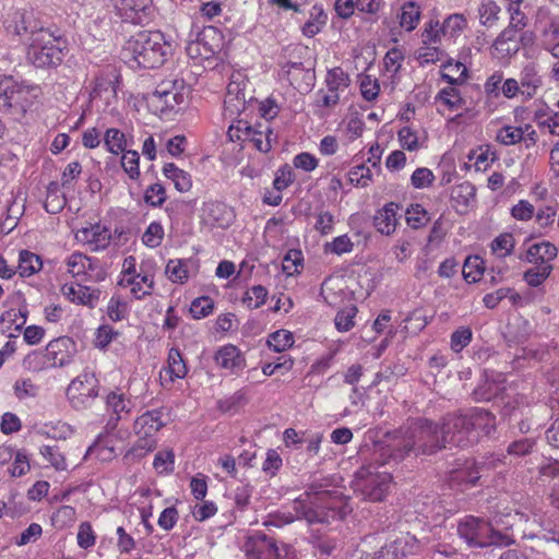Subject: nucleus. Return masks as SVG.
Returning a JSON list of instances; mask_svg holds the SVG:
<instances>
[{
  "label": "nucleus",
  "instance_id": "f257e3e1",
  "mask_svg": "<svg viewBox=\"0 0 559 559\" xmlns=\"http://www.w3.org/2000/svg\"><path fill=\"white\" fill-rule=\"evenodd\" d=\"M445 445L441 426L426 418H417L399 430L385 433L382 440L374 442L373 455L382 463H397L413 449L423 454H432Z\"/></svg>",
  "mask_w": 559,
  "mask_h": 559
},
{
  "label": "nucleus",
  "instance_id": "f03ea898",
  "mask_svg": "<svg viewBox=\"0 0 559 559\" xmlns=\"http://www.w3.org/2000/svg\"><path fill=\"white\" fill-rule=\"evenodd\" d=\"M293 509L298 519L309 523L330 524L347 514V502L334 490H322L321 486L311 485L307 491L294 500Z\"/></svg>",
  "mask_w": 559,
  "mask_h": 559
},
{
  "label": "nucleus",
  "instance_id": "7ed1b4c3",
  "mask_svg": "<svg viewBox=\"0 0 559 559\" xmlns=\"http://www.w3.org/2000/svg\"><path fill=\"white\" fill-rule=\"evenodd\" d=\"M67 53L68 40L58 29L40 27L27 38L26 59L35 68H58Z\"/></svg>",
  "mask_w": 559,
  "mask_h": 559
},
{
  "label": "nucleus",
  "instance_id": "20e7f679",
  "mask_svg": "<svg viewBox=\"0 0 559 559\" xmlns=\"http://www.w3.org/2000/svg\"><path fill=\"white\" fill-rule=\"evenodd\" d=\"M43 95L38 84L16 80L13 75L0 74V114L21 121L32 111Z\"/></svg>",
  "mask_w": 559,
  "mask_h": 559
},
{
  "label": "nucleus",
  "instance_id": "39448f33",
  "mask_svg": "<svg viewBox=\"0 0 559 559\" xmlns=\"http://www.w3.org/2000/svg\"><path fill=\"white\" fill-rule=\"evenodd\" d=\"M170 50L160 31H140L126 41L122 53L141 68L155 69L165 63Z\"/></svg>",
  "mask_w": 559,
  "mask_h": 559
},
{
  "label": "nucleus",
  "instance_id": "423d86ee",
  "mask_svg": "<svg viewBox=\"0 0 559 559\" xmlns=\"http://www.w3.org/2000/svg\"><path fill=\"white\" fill-rule=\"evenodd\" d=\"M386 463L379 462L370 451V463L362 465L356 473L353 487L365 500L380 502L388 496L393 477L389 472L379 471Z\"/></svg>",
  "mask_w": 559,
  "mask_h": 559
},
{
  "label": "nucleus",
  "instance_id": "0eeeda50",
  "mask_svg": "<svg viewBox=\"0 0 559 559\" xmlns=\"http://www.w3.org/2000/svg\"><path fill=\"white\" fill-rule=\"evenodd\" d=\"M445 70H456L457 76L441 72V80L449 84L442 87L435 96V104L438 112H455L467 108L466 99L463 96L460 85H463L467 79V68L460 61H449Z\"/></svg>",
  "mask_w": 559,
  "mask_h": 559
},
{
  "label": "nucleus",
  "instance_id": "6e6552de",
  "mask_svg": "<svg viewBox=\"0 0 559 559\" xmlns=\"http://www.w3.org/2000/svg\"><path fill=\"white\" fill-rule=\"evenodd\" d=\"M188 92L183 80H164L146 95L147 108L155 116H167L185 104Z\"/></svg>",
  "mask_w": 559,
  "mask_h": 559
},
{
  "label": "nucleus",
  "instance_id": "1a4fd4ad",
  "mask_svg": "<svg viewBox=\"0 0 559 559\" xmlns=\"http://www.w3.org/2000/svg\"><path fill=\"white\" fill-rule=\"evenodd\" d=\"M74 354L75 342L69 336H61L50 341L45 352L28 355L25 361L33 370L63 367L72 361Z\"/></svg>",
  "mask_w": 559,
  "mask_h": 559
},
{
  "label": "nucleus",
  "instance_id": "9d476101",
  "mask_svg": "<svg viewBox=\"0 0 559 559\" xmlns=\"http://www.w3.org/2000/svg\"><path fill=\"white\" fill-rule=\"evenodd\" d=\"M118 284L129 287L134 299L141 300L150 296L154 289V274L143 264L136 265L133 255L124 258Z\"/></svg>",
  "mask_w": 559,
  "mask_h": 559
},
{
  "label": "nucleus",
  "instance_id": "9b49d317",
  "mask_svg": "<svg viewBox=\"0 0 559 559\" xmlns=\"http://www.w3.org/2000/svg\"><path fill=\"white\" fill-rule=\"evenodd\" d=\"M99 395V381L94 372L83 371L67 388V397L75 409H86Z\"/></svg>",
  "mask_w": 559,
  "mask_h": 559
},
{
  "label": "nucleus",
  "instance_id": "f8f14e48",
  "mask_svg": "<svg viewBox=\"0 0 559 559\" xmlns=\"http://www.w3.org/2000/svg\"><path fill=\"white\" fill-rule=\"evenodd\" d=\"M166 425L163 408L146 411L133 424V431L138 437L136 448L153 451L157 441L155 436Z\"/></svg>",
  "mask_w": 559,
  "mask_h": 559
},
{
  "label": "nucleus",
  "instance_id": "ddd939ff",
  "mask_svg": "<svg viewBox=\"0 0 559 559\" xmlns=\"http://www.w3.org/2000/svg\"><path fill=\"white\" fill-rule=\"evenodd\" d=\"M496 467L495 461L478 463L475 460H466L463 464L449 472L448 486L455 491L465 492L479 485V480L486 468Z\"/></svg>",
  "mask_w": 559,
  "mask_h": 559
},
{
  "label": "nucleus",
  "instance_id": "4468645a",
  "mask_svg": "<svg viewBox=\"0 0 559 559\" xmlns=\"http://www.w3.org/2000/svg\"><path fill=\"white\" fill-rule=\"evenodd\" d=\"M114 13L122 23L147 25L154 19L153 0H108Z\"/></svg>",
  "mask_w": 559,
  "mask_h": 559
},
{
  "label": "nucleus",
  "instance_id": "2eb2a0df",
  "mask_svg": "<svg viewBox=\"0 0 559 559\" xmlns=\"http://www.w3.org/2000/svg\"><path fill=\"white\" fill-rule=\"evenodd\" d=\"M225 44L224 34L216 26H204L194 40L188 43L186 50L191 59L209 60L221 52Z\"/></svg>",
  "mask_w": 559,
  "mask_h": 559
},
{
  "label": "nucleus",
  "instance_id": "dca6fc26",
  "mask_svg": "<svg viewBox=\"0 0 559 559\" xmlns=\"http://www.w3.org/2000/svg\"><path fill=\"white\" fill-rule=\"evenodd\" d=\"M103 400L109 415L106 427L115 429L120 420L131 414L133 407L131 397L121 388H114L104 391Z\"/></svg>",
  "mask_w": 559,
  "mask_h": 559
},
{
  "label": "nucleus",
  "instance_id": "f3484780",
  "mask_svg": "<svg viewBox=\"0 0 559 559\" xmlns=\"http://www.w3.org/2000/svg\"><path fill=\"white\" fill-rule=\"evenodd\" d=\"M441 432L447 444L467 447L472 442L467 413L448 414L442 419Z\"/></svg>",
  "mask_w": 559,
  "mask_h": 559
},
{
  "label": "nucleus",
  "instance_id": "a211bd4d",
  "mask_svg": "<svg viewBox=\"0 0 559 559\" xmlns=\"http://www.w3.org/2000/svg\"><path fill=\"white\" fill-rule=\"evenodd\" d=\"M67 272L80 281H100L104 276L98 271V260L82 252H73L64 260Z\"/></svg>",
  "mask_w": 559,
  "mask_h": 559
},
{
  "label": "nucleus",
  "instance_id": "6ab92c4d",
  "mask_svg": "<svg viewBox=\"0 0 559 559\" xmlns=\"http://www.w3.org/2000/svg\"><path fill=\"white\" fill-rule=\"evenodd\" d=\"M420 542L411 534H404L385 544L378 552L377 559H409L420 552Z\"/></svg>",
  "mask_w": 559,
  "mask_h": 559
},
{
  "label": "nucleus",
  "instance_id": "aec40b11",
  "mask_svg": "<svg viewBox=\"0 0 559 559\" xmlns=\"http://www.w3.org/2000/svg\"><path fill=\"white\" fill-rule=\"evenodd\" d=\"M213 359L219 369L230 376H238L247 366L242 350L230 343L219 346L215 350Z\"/></svg>",
  "mask_w": 559,
  "mask_h": 559
},
{
  "label": "nucleus",
  "instance_id": "412c9836",
  "mask_svg": "<svg viewBox=\"0 0 559 559\" xmlns=\"http://www.w3.org/2000/svg\"><path fill=\"white\" fill-rule=\"evenodd\" d=\"M247 559H280L276 540L262 532H255L245 543Z\"/></svg>",
  "mask_w": 559,
  "mask_h": 559
},
{
  "label": "nucleus",
  "instance_id": "4be33fe9",
  "mask_svg": "<svg viewBox=\"0 0 559 559\" xmlns=\"http://www.w3.org/2000/svg\"><path fill=\"white\" fill-rule=\"evenodd\" d=\"M61 295L71 304L94 309L100 299L102 292L98 288L82 285L80 283H64L60 288Z\"/></svg>",
  "mask_w": 559,
  "mask_h": 559
},
{
  "label": "nucleus",
  "instance_id": "5701e85b",
  "mask_svg": "<svg viewBox=\"0 0 559 559\" xmlns=\"http://www.w3.org/2000/svg\"><path fill=\"white\" fill-rule=\"evenodd\" d=\"M121 84V75L115 68L102 70L94 80V86L91 92L92 98H105L109 102L118 97V91Z\"/></svg>",
  "mask_w": 559,
  "mask_h": 559
},
{
  "label": "nucleus",
  "instance_id": "b1692460",
  "mask_svg": "<svg viewBox=\"0 0 559 559\" xmlns=\"http://www.w3.org/2000/svg\"><path fill=\"white\" fill-rule=\"evenodd\" d=\"M489 532L490 523L473 515L465 516L457 525L459 535L471 546L484 547L486 534Z\"/></svg>",
  "mask_w": 559,
  "mask_h": 559
},
{
  "label": "nucleus",
  "instance_id": "393cba45",
  "mask_svg": "<svg viewBox=\"0 0 559 559\" xmlns=\"http://www.w3.org/2000/svg\"><path fill=\"white\" fill-rule=\"evenodd\" d=\"M188 367L181 352L178 348H170L167 356V365L159 372V380L163 388L169 389L176 380L186 378Z\"/></svg>",
  "mask_w": 559,
  "mask_h": 559
},
{
  "label": "nucleus",
  "instance_id": "a878e982",
  "mask_svg": "<svg viewBox=\"0 0 559 559\" xmlns=\"http://www.w3.org/2000/svg\"><path fill=\"white\" fill-rule=\"evenodd\" d=\"M75 239L92 251H100L109 246L111 234L107 227L97 223L79 229Z\"/></svg>",
  "mask_w": 559,
  "mask_h": 559
},
{
  "label": "nucleus",
  "instance_id": "bb28decb",
  "mask_svg": "<svg viewBox=\"0 0 559 559\" xmlns=\"http://www.w3.org/2000/svg\"><path fill=\"white\" fill-rule=\"evenodd\" d=\"M282 70L290 85L300 93H307L312 88L316 80L314 73L305 68L302 62L288 61L283 64Z\"/></svg>",
  "mask_w": 559,
  "mask_h": 559
},
{
  "label": "nucleus",
  "instance_id": "cd10ccee",
  "mask_svg": "<svg viewBox=\"0 0 559 559\" xmlns=\"http://www.w3.org/2000/svg\"><path fill=\"white\" fill-rule=\"evenodd\" d=\"M521 47V36L511 28H503L491 45V55L498 59L510 58Z\"/></svg>",
  "mask_w": 559,
  "mask_h": 559
},
{
  "label": "nucleus",
  "instance_id": "c85d7f7f",
  "mask_svg": "<svg viewBox=\"0 0 559 559\" xmlns=\"http://www.w3.org/2000/svg\"><path fill=\"white\" fill-rule=\"evenodd\" d=\"M243 81H237L234 76L227 85V93L224 99V115L234 117L239 115L246 106V92L242 87Z\"/></svg>",
  "mask_w": 559,
  "mask_h": 559
},
{
  "label": "nucleus",
  "instance_id": "c756f323",
  "mask_svg": "<svg viewBox=\"0 0 559 559\" xmlns=\"http://www.w3.org/2000/svg\"><path fill=\"white\" fill-rule=\"evenodd\" d=\"M472 442L478 438L479 432L489 435L496 427V417L484 408H473L467 412Z\"/></svg>",
  "mask_w": 559,
  "mask_h": 559
},
{
  "label": "nucleus",
  "instance_id": "7c9ffc66",
  "mask_svg": "<svg viewBox=\"0 0 559 559\" xmlns=\"http://www.w3.org/2000/svg\"><path fill=\"white\" fill-rule=\"evenodd\" d=\"M558 255V249L549 241L533 243L526 251V261L533 266L546 267L552 266V261Z\"/></svg>",
  "mask_w": 559,
  "mask_h": 559
},
{
  "label": "nucleus",
  "instance_id": "2f4dec72",
  "mask_svg": "<svg viewBox=\"0 0 559 559\" xmlns=\"http://www.w3.org/2000/svg\"><path fill=\"white\" fill-rule=\"evenodd\" d=\"M204 219L212 226L226 228L234 218L233 211L223 202L210 201L202 207Z\"/></svg>",
  "mask_w": 559,
  "mask_h": 559
},
{
  "label": "nucleus",
  "instance_id": "473e14b6",
  "mask_svg": "<svg viewBox=\"0 0 559 559\" xmlns=\"http://www.w3.org/2000/svg\"><path fill=\"white\" fill-rule=\"evenodd\" d=\"M400 210L397 203L389 202L376 213L373 224L380 234L390 236L396 230Z\"/></svg>",
  "mask_w": 559,
  "mask_h": 559
},
{
  "label": "nucleus",
  "instance_id": "72a5a7b5",
  "mask_svg": "<svg viewBox=\"0 0 559 559\" xmlns=\"http://www.w3.org/2000/svg\"><path fill=\"white\" fill-rule=\"evenodd\" d=\"M521 94L530 99L533 98L543 85V78L535 64L525 66L520 73Z\"/></svg>",
  "mask_w": 559,
  "mask_h": 559
},
{
  "label": "nucleus",
  "instance_id": "f704fd0d",
  "mask_svg": "<svg viewBox=\"0 0 559 559\" xmlns=\"http://www.w3.org/2000/svg\"><path fill=\"white\" fill-rule=\"evenodd\" d=\"M272 135L273 131L269 122H258L252 128L247 145H251L261 153H267L272 148V143L274 141Z\"/></svg>",
  "mask_w": 559,
  "mask_h": 559
},
{
  "label": "nucleus",
  "instance_id": "c9c22d12",
  "mask_svg": "<svg viewBox=\"0 0 559 559\" xmlns=\"http://www.w3.org/2000/svg\"><path fill=\"white\" fill-rule=\"evenodd\" d=\"M163 175L174 183L175 189L186 193L192 188V176L187 170L179 168L175 163H166L162 168Z\"/></svg>",
  "mask_w": 559,
  "mask_h": 559
},
{
  "label": "nucleus",
  "instance_id": "e433bc0d",
  "mask_svg": "<svg viewBox=\"0 0 559 559\" xmlns=\"http://www.w3.org/2000/svg\"><path fill=\"white\" fill-rule=\"evenodd\" d=\"M421 17V7L415 1H406L400 8L397 15L401 28L406 32L414 31Z\"/></svg>",
  "mask_w": 559,
  "mask_h": 559
},
{
  "label": "nucleus",
  "instance_id": "4c0bfd02",
  "mask_svg": "<svg viewBox=\"0 0 559 559\" xmlns=\"http://www.w3.org/2000/svg\"><path fill=\"white\" fill-rule=\"evenodd\" d=\"M326 22L328 14L322 5L314 4L309 11L308 21L301 27V33L306 37L312 38L322 31Z\"/></svg>",
  "mask_w": 559,
  "mask_h": 559
},
{
  "label": "nucleus",
  "instance_id": "58836bf2",
  "mask_svg": "<svg viewBox=\"0 0 559 559\" xmlns=\"http://www.w3.org/2000/svg\"><path fill=\"white\" fill-rule=\"evenodd\" d=\"M501 8L495 0H480L477 7L479 24L485 27L497 25L500 20Z\"/></svg>",
  "mask_w": 559,
  "mask_h": 559
},
{
  "label": "nucleus",
  "instance_id": "ea45409f",
  "mask_svg": "<svg viewBox=\"0 0 559 559\" xmlns=\"http://www.w3.org/2000/svg\"><path fill=\"white\" fill-rule=\"evenodd\" d=\"M515 238L511 233H501L497 237H495L490 245V252L497 259H506L510 257L515 248Z\"/></svg>",
  "mask_w": 559,
  "mask_h": 559
},
{
  "label": "nucleus",
  "instance_id": "a19ab883",
  "mask_svg": "<svg viewBox=\"0 0 559 559\" xmlns=\"http://www.w3.org/2000/svg\"><path fill=\"white\" fill-rule=\"evenodd\" d=\"M103 141L106 151L112 155H120L128 147L127 136L118 128H108L103 135Z\"/></svg>",
  "mask_w": 559,
  "mask_h": 559
},
{
  "label": "nucleus",
  "instance_id": "79ce46f5",
  "mask_svg": "<svg viewBox=\"0 0 559 559\" xmlns=\"http://www.w3.org/2000/svg\"><path fill=\"white\" fill-rule=\"evenodd\" d=\"M43 267V262L39 255L28 251L22 250L19 254L17 273L22 277H29L38 273Z\"/></svg>",
  "mask_w": 559,
  "mask_h": 559
},
{
  "label": "nucleus",
  "instance_id": "37998d69",
  "mask_svg": "<svg viewBox=\"0 0 559 559\" xmlns=\"http://www.w3.org/2000/svg\"><path fill=\"white\" fill-rule=\"evenodd\" d=\"M441 25L444 37L456 39L465 32L468 26V22L464 14L453 13L448 15Z\"/></svg>",
  "mask_w": 559,
  "mask_h": 559
},
{
  "label": "nucleus",
  "instance_id": "c03bdc74",
  "mask_svg": "<svg viewBox=\"0 0 559 559\" xmlns=\"http://www.w3.org/2000/svg\"><path fill=\"white\" fill-rule=\"evenodd\" d=\"M165 275L174 284H186L189 280L187 261L182 259H170L165 266Z\"/></svg>",
  "mask_w": 559,
  "mask_h": 559
},
{
  "label": "nucleus",
  "instance_id": "a18cd8bd",
  "mask_svg": "<svg viewBox=\"0 0 559 559\" xmlns=\"http://www.w3.org/2000/svg\"><path fill=\"white\" fill-rule=\"evenodd\" d=\"M485 272V261L479 255H469L463 264V277L469 283H477L481 280Z\"/></svg>",
  "mask_w": 559,
  "mask_h": 559
},
{
  "label": "nucleus",
  "instance_id": "49530a36",
  "mask_svg": "<svg viewBox=\"0 0 559 559\" xmlns=\"http://www.w3.org/2000/svg\"><path fill=\"white\" fill-rule=\"evenodd\" d=\"M176 455L173 449L158 451L153 460V468L159 476H167L175 471Z\"/></svg>",
  "mask_w": 559,
  "mask_h": 559
},
{
  "label": "nucleus",
  "instance_id": "de8ad7c7",
  "mask_svg": "<svg viewBox=\"0 0 559 559\" xmlns=\"http://www.w3.org/2000/svg\"><path fill=\"white\" fill-rule=\"evenodd\" d=\"M349 75L341 67L330 69L326 73L325 85L332 93L340 95L349 86Z\"/></svg>",
  "mask_w": 559,
  "mask_h": 559
},
{
  "label": "nucleus",
  "instance_id": "09e8293b",
  "mask_svg": "<svg viewBox=\"0 0 559 559\" xmlns=\"http://www.w3.org/2000/svg\"><path fill=\"white\" fill-rule=\"evenodd\" d=\"M75 521V508L67 504L59 507L51 515V524L59 531L71 527Z\"/></svg>",
  "mask_w": 559,
  "mask_h": 559
},
{
  "label": "nucleus",
  "instance_id": "8fccbe9b",
  "mask_svg": "<svg viewBox=\"0 0 559 559\" xmlns=\"http://www.w3.org/2000/svg\"><path fill=\"white\" fill-rule=\"evenodd\" d=\"M266 343L273 352L282 353L294 345L295 338L290 331L281 329L271 333Z\"/></svg>",
  "mask_w": 559,
  "mask_h": 559
},
{
  "label": "nucleus",
  "instance_id": "3c124183",
  "mask_svg": "<svg viewBox=\"0 0 559 559\" xmlns=\"http://www.w3.org/2000/svg\"><path fill=\"white\" fill-rule=\"evenodd\" d=\"M252 128L253 126L250 124L247 120H235L228 128L227 136L231 142H237L243 147L247 145V141L251 135Z\"/></svg>",
  "mask_w": 559,
  "mask_h": 559
},
{
  "label": "nucleus",
  "instance_id": "603ef678",
  "mask_svg": "<svg viewBox=\"0 0 559 559\" xmlns=\"http://www.w3.org/2000/svg\"><path fill=\"white\" fill-rule=\"evenodd\" d=\"M559 44V20H551L540 32V46L551 53Z\"/></svg>",
  "mask_w": 559,
  "mask_h": 559
},
{
  "label": "nucleus",
  "instance_id": "864d4df0",
  "mask_svg": "<svg viewBox=\"0 0 559 559\" xmlns=\"http://www.w3.org/2000/svg\"><path fill=\"white\" fill-rule=\"evenodd\" d=\"M120 164L123 171L131 180H138L141 176L139 152L135 150H126L120 153Z\"/></svg>",
  "mask_w": 559,
  "mask_h": 559
},
{
  "label": "nucleus",
  "instance_id": "5fc2aeb1",
  "mask_svg": "<svg viewBox=\"0 0 559 559\" xmlns=\"http://www.w3.org/2000/svg\"><path fill=\"white\" fill-rule=\"evenodd\" d=\"M358 84L361 97L366 102H374L380 94L379 80L370 74L362 73L358 76Z\"/></svg>",
  "mask_w": 559,
  "mask_h": 559
},
{
  "label": "nucleus",
  "instance_id": "6e6d98bb",
  "mask_svg": "<svg viewBox=\"0 0 559 559\" xmlns=\"http://www.w3.org/2000/svg\"><path fill=\"white\" fill-rule=\"evenodd\" d=\"M537 126L549 134L559 136V111L538 110L535 114Z\"/></svg>",
  "mask_w": 559,
  "mask_h": 559
},
{
  "label": "nucleus",
  "instance_id": "4d7b16f0",
  "mask_svg": "<svg viewBox=\"0 0 559 559\" xmlns=\"http://www.w3.org/2000/svg\"><path fill=\"white\" fill-rule=\"evenodd\" d=\"M129 304L119 295H112L107 304L106 313L112 322H120L129 316Z\"/></svg>",
  "mask_w": 559,
  "mask_h": 559
},
{
  "label": "nucleus",
  "instance_id": "13d9d810",
  "mask_svg": "<svg viewBox=\"0 0 559 559\" xmlns=\"http://www.w3.org/2000/svg\"><path fill=\"white\" fill-rule=\"evenodd\" d=\"M39 453L57 472L68 469L67 459L57 447L45 444L39 449Z\"/></svg>",
  "mask_w": 559,
  "mask_h": 559
},
{
  "label": "nucleus",
  "instance_id": "bf43d9fd",
  "mask_svg": "<svg viewBox=\"0 0 559 559\" xmlns=\"http://www.w3.org/2000/svg\"><path fill=\"white\" fill-rule=\"evenodd\" d=\"M405 218L411 228L418 229L429 222V214L423 205L416 203L407 207Z\"/></svg>",
  "mask_w": 559,
  "mask_h": 559
},
{
  "label": "nucleus",
  "instance_id": "052dcab7",
  "mask_svg": "<svg viewBox=\"0 0 559 559\" xmlns=\"http://www.w3.org/2000/svg\"><path fill=\"white\" fill-rule=\"evenodd\" d=\"M469 160L474 162L476 170H487L496 159V154L488 146H478L468 155Z\"/></svg>",
  "mask_w": 559,
  "mask_h": 559
},
{
  "label": "nucleus",
  "instance_id": "680f3d73",
  "mask_svg": "<svg viewBox=\"0 0 559 559\" xmlns=\"http://www.w3.org/2000/svg\"><path fill=\"white\" fill-rule=\"evenodd\" d=\"M165 236L164 227L159 222H151L142 235V242L147 248L160 246Z\"/></svg>",
  "mask_w": 559,
  "mask_h": 559
},
{
  "label": "nucleus",
  "instance_id": "e2e57ef3",
  "mask_svg": "<svg viewBox=\"0 0 559 559\" xmlns=\"http://www.w3.org/2000/svg\"><path fill=\"white\" fill-rule=\"evenodd\" d=\"M325 253L342 255L345 253H350L354 250V242L347 234L334 237L332 241L325 242L324 247Z\"/></svg>",
  "mask_w": 559,
  "mask_h": 559
},
{
  "label": "nucleus",
  "instance_id": "0e129e2a",
  "mask_svg": "<svg viewBox=\"0 0 559 559\" xmlns=\"http://www.w3.org/2000/svg\"><path fill=\"white\" fill-rule=\"evenodd\" d=\"M143 199L151 207H160L167 200L166 189L159 182L152 183L144 190Z\"/></svg>",
  "mask_w": 559,
  "mask_h": 559
},
{
  "label": "nucleus",
  "instance_id": "69168bd1",
  "mask_svg": "<svg viewBox=\"0 0 559 559\" xmlns=\"http://www.w3.org/2000/svg\"><path fill=\"white\" fill-rule=\"evenodd\" d=\"M443 55L440 46L421 44L416 50V59L421 67L438 62Z\"/></svg>",
  "mask_w": 559,
  "mask_h": 559
},
{
  "label": "nucleus",
  "instance_id": "338daca9",
  "mask_svg": "<svg viewBox=\"0 0 559 559\" xmlns=\"http://www.w3.org/2000/svg\"><path fill=\"white\" fill-rule=\"evenodd\" d=\"M358 309L355 305L347 306L337 311L334 322L335 328L340 332H347L355 325V317Z\"/></svg>",
  "mask_w": 559,
  "mask_h": 559
},
{
  "label": "nucleus",
  "instance_id": "774afa93",
  "mask_svg": "<svg viewBox=\"0 0 559 559\" xmlns=\"http://www.w3.org/2000/svg\"><path fill=\"white\" fill-rule=\"evenodd\" d=\"M348 180L355 187H368L372 181L371 168L366 164L355 165L348 171Z\"/></svg>",
  "mask_w": 559,
  "mask_h": 559
}]
</instances>
